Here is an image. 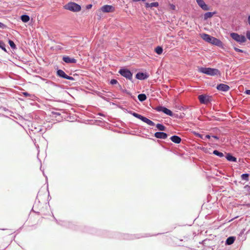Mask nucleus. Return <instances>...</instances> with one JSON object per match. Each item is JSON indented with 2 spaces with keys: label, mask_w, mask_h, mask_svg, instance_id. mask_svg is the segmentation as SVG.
<instances>
[{
  "label": "nucleus",
  "mask_w": 250,
  "mask_h": 250,
  "mask_svg": "<svg viewBox=\"0 0 250 250\" xmlns=\"http://www.w3.org/2000/svg\"><path fill=\"white\" fill-rule=\"evenodd\" d=\"M198 71L200 73L212 76L220 74V71L218 69L210 67H199L198 68Z\"/></svg>",
  "instance_id": "nucleus-1"
},
{
  "label": "nucleus",
  "mask_w": 250,
  "mask_h": 250,
  "mask_svg": "<svg viewBox=\"0 0 250 250\" xmlns=\"http://www.w3.org/2000/svg\"><path fill=\"white\" fill-rule=\"evenodd\" d=\"M129 114L133 116L134 117L141 120L144 123H146L147 125H150V126H154L155 125V124L154 122H153L152 121L150 120L148 118L142 116L141 115H140L136 112H133L132 111H129L128 112Z\"/></svg>",
  "instance_id": "nucleus-2"
},
{
  "label": "nucleus",
  "mask_w": 250,
  "mask_h": 250,
  "mask_svg": "<svg viewBox=\"0 0 250 250\" xmlns=\"http://www.w3.org/2000/svg\"><path fill=\"white\" fill-rule=\"evenodd\" d=\"M230 36L233 40L239 43L242 44L246 42L247 39L244 35H239L237 33L232 32L230 33Z\"/></svg>",
  "instance_id": "nucleus-3"
},
{
  "label": "nucleus",
  "mask_w": 250,
  "mask_h": 250,
  "mask_svg": "<svg viewBox=\"0 0 250 250\" xmlns=\"http://www.w3.org/2000/svg\"><path fill=\"white\" fill-rule=\"evenodd\" d=\"M64 7L65 9L73 12H79L81 9V7L80 5L72 2H69L65 5Z\"/></svg>",
  "instance_id": "nucleus-4"
},
{
  "label": "nucleus",
  "mask_w": 250,
  "mask_h": 250,
  "mask_svg": "<svg viewBox=\"0 0 250 250\" xmlns=\"http://www.w3.org/2000/svg\"><path fill=\"white\" fill-rule=\"evenodd\" d=\"M119 73L126 79L132 81L133 74L128 69L125 68H121L119 70Z\"/></svg>",
  "instance_id": "nucleus-5"
},
{
  "label": "nucleus",
  "mask_w": 250,
  "mask_h": 250,
  "mask_svg": "<svg viewBox=\"0 0 250 250\" xmlns=\"http://www.w3.org/2000/svg\"><path fill=\"white\" fill-rule=\"evenodd\" d=\"M211 97L206 94L200 95L198 96V99L200 103L207 104L211 101Z\"/></svg>",
  "instance_id": "nucleus-6"
},
{
  "label": "nucleus",
  "mask_w": 250,
  "mask_h": 250,
  "mask_svg": "<svg viewBox=\"0 0 250 250\" xmlns=\"http://www.w3.org/2000/svg\"><path fill=\"white\" fill-rule=\"evenodd\" d=\"M57 74L60 77L65 79L69 80L74 81L75 79L73 77L71 76H68L65 74V73L61 69H59L57 71Z\"/></svg>",
  "instance_id": "nucleus-7"
},
{
  "label": "nucleus",
  "mask_w": 250,
  "mask_h": 250,
  "mask_svg": "<svg viewBox=\"0 0 250 250\" xmlns=\"http://www.w3.org/2000/svg\"><path fill=\"white\" fill-rule=\"evenodd\" d=\"M198 5L204 10L208 11L209 10V7L205 3L203 0H196Z\"/></svg>",
  "instance_id": "nucleus-8"
},
{
  "label": "nucleus",
  "mask_w": 250,
  "mask_h": 250,
  "mask_svg": "<svg viewBox=\"0 0 250 250\" xmlns=\"http://www.w3.org/2000/svg\"><path fill=\"white\" fill-rule=\"evenodd\" d=\"M216 88L217 90L223 92H227L229 90L230 87L229 85L224 84L220 83L217 85Z\"/></svg>",
  "instance_id": "nucleus-9"
},
{
  "label": "nucleus",
  "mask_w": 250,
  "mask_h": 250,
  "mask_svg": "<svg viewBox=\"0 0 250 250\" xmlns=\"http://www.w3.org/2000/svg\"><path fill=\"white\" fill-rule=\"evenodd\" d=\"M64 62L67 63H75L77 62V60L74 58H71L69 56H64L62 58Z\"/></svg>",
  "instance_id": "nucleus-10"
},
{
  "label": "nucleus",
  "mask_w": 250,
  "mask_h": 250,
  "mask_svg": "<svg viewBox=\"0 0 250 250\" xmlns=\"http://www.w3.org/2000/svg\"><path fill=\"white\" fill-rule=\"evenodd\" d=\"M167 136V134L164 132H156L154 134V136L158 139H166Z\"/></svg>",
  "instance_id": "nucleus-11"
},
{
  "label": "nucleus",
  "mask_w": 250,
  "mask_h": 250,
  "mask_svg": "<svg viewBox=\"0 0 250 250\" xmlns=\"http://www.w3.org/2000/svg\"><path fill=\"white\" fill-rule=\"evenodd\" d=\"M148 77V75L146 73L138 72L136 75V79L140 80L146 79Z\"/></svg>",
  "instance_id": "nucleus-12"
},
{
  "label": "nucleus",
  "mask_w": 250,
  "mask_h": 250,
  "mask_svg": "<svg viewBox=\"0 0 250 250\" xmlns=\"http://www.w3.org/2000/svg\"><path fill=\"white\" fill-rule=\"evenodd\" d=\"M114 9V7L111 5H105L101 7V10L104 13L112 12Z\"/></svg>",
  "instance_id": "nucleus-13"
},
{
  "label": "nucleus",
  "mask_w": 250,
  "mask_h": 250,
  "mask_svg": "<svg viewBox=\"0 0 250 250\" xmlns=\"http://www.w3.org/2000/svg\"><path fill=\"white\" fill-rule=\"evenodd\" d=\"M210 43H212L213 44L216 45L217 46H220L222 44L221 41L213 37H212V39L211 40V41L210 42Z\"/></svg>",
  "instance_id": "nucleus-14"
},
{
  "label": "nucleus",
  "mask_w": 250,
  "mask_h": 250,
  "mask_svg": "<svg viewBox=\"0 0 250 250\" xmlns=\"http://www.w3.org/2000/svg\"><path fill=\"white\" fill-rule=\"evenodd\" d=\"M201 37L206 42L210 43L211 40L212 39V36H210L206 33H203L201 35Z\"/></svg>",
  "instance_id": "nucleus-15"
},
{
  "label": "nucleus",
  "mask_w": 250,
  "mask_h": 250,
  "mask_svg": "<svg viewBox=\"0 0 250 250\" xmlns=\"http://www.w3.org/2000/svg\"><path fill=\"white\" fill-rule=\"evenodd\" d=\"M170 139L171 141L176 144H179L181 142V138L177 135L171 136Z\"/></svg>",
  "instance_id": "nucleus-16"
},
{
  "label": "nucleus",
  "mask_w": 250,
  "mask_h": 250,
  "mask_svg": "<svg viewBox=\"0 0 250 250\" xmlns=\"http://www.w3.org/2000/svg\"><path fill=\"white\" fill-rule=\"evenodd\" d=\"M226 158L227 160L230 162H236L237 159L236 157L233 156L232 155H231L230 153H227V155L226 156Z\"/></svg>",
  "instance_id": "nucleus-17"
},
{
  "label": "nucleus",
  "mask_w": 250,
  "mask_h": 250,
  "mask_svg": "<svg viewBox=\"0 0 250 250\" xmlns=\"http://www.w3.org/2000/svg\"><path fill=\"white\" fill-rule=\"evenodd\" d=\"M235 240L234 236H230L228 237L226 241V245H230L233 244Z\"/></svg>",
  "instance_id": "nucleus-18"
},
{
  "label": "nucleus",
  "mask_w": 250,
  "mask_h": 250,
  "mask_svg": "<svg viewBox=\"0 0 250 250\" xmlns=\"http://www.w3.org/2000/svg\"><path fill=\"white\" fill-rule=\"evenodd\" d=\"M215 13V12H210L206 13L204 15V20H207L208 19L211 18Z\"/></svg>",
  "instance_id": "nucleus-19"
},
{
  "label": "nucleus",
  "mask_w": 250,
  "mask_h": 250,
  "mask_svg": "<svg viewBox=\"0 0 250 250\" xmlns=\"http://www.w3.org/2000/svg\"><path fill=\"white\" fill-rule=\"evenodd\" d=\"M21 19L23 22H27L29 21L30 18L27 15H23L21 17Z\"/></svg>",
  "instance_id": "nucleus-20"
},
{
  "label": "nucleus",
  "mask_w": 250,
  "mask_h": 250,
  "mask_svg": "<svg viewBox=\"0 0 250 250\" xmlns=\"http://www.w3.org/2000/svg\"><path fill=\"white\" fill-rule=\"evenodd\" d=\"M138 98L140 102H143L146 99V96L145 94H140L138 96Z\"/></svg>",
  "instance_id": "nucleus-21"
},
{
  "label": "nucleus",
  "mask_w": 250,
  "mask_h": 250,
  "mask_svg": "<svg viewBox=\"0 0 250 250\" xmlns=\"http://www.w3.org/2000/svg\"><path fill=\"white\" fill-rule=\"evenodd\" d=\"M157 128L160 131H165L166 127L161 124H158L156 125Z\"/></svg>",
  "instance_id": "nucleus-22"
},
{
  "label": "nucleus",
  "mask_w": 250,
  "mask_h": 250,
  "mask_svg": "<svg viewBox=\"0 0 250 250\" xmlns=\"http://www.w3.org/2000/svg\"><path fill=\"white\" fill-rule=\"evenodd\" d=\"M213 154L216 156H218V157H219L220 158H222L224 156V155L222 152H220L217 150H214L213 151Z\"/></svg>",
  "instance_id": "nucleus-23"
},
{
  "label": "nucleus",
  "mask_w": 250,
  "mask_h": 250,
  "mask_svg": "<svg viewBox=\"0 0 250 250\" xmlns=\"http://www.w3.org/2000/svg\"><path fill=\"white\" fill-rule=\"evenodd\" d=\"M164 113L169 116L172 117L173 115L172 112L167 108H166V109H164Z\"/></svg>",
  "instance_id": "nucleus-24"
},
{
  "label": "nucleus",
  "mask_w": 250,
  "mask_h": 250,
  "mask_svg": "<svg viewBox=\"0 0 250 250\" xmlns=\"http://www.w3.org/2000/svg\"><path fill=\"white\" fill-rule=\"evenodd\" d=\"M0 48L3 50L5 52H7V50L5 48V44L2 41L0 40Z\"/></svg>",
  "instance_id": "nucleus-25"
},
{
  "label": "nucleus",
  "mask_w": 250,
  "mask_h": 250,
  "mask_svg": "<svg viewBox=\"0 0 250 250\" xmlns=\"http://www.w3.org/2000/svg\"><path fill=\"white\" fill-rule=\"evenodd\" d=\"M163 48L161 46H157L155 49L156 53L158 55L161 54L163 52Z\"/></svg>",
  "instance_id": "nucleus-26"
},
{
  "label": "nucleus",
  "mask_w": 250,
  "mask_h": 250,
  "mask_svg": "<svg viewBox=\"0 0 250 250\" xmlns=\"http://www.w3.org/2000/svg\"><path fill=\"white\" fill-rule=\"evenodd\" d=\"M249 174H248V173L243 174L241 176V179L243 180H245V181H249Z\"/></svg>",
  "instance_id": "nucleus-27"
},
{
  "label": "nucleus",
  "mask_w": 250,
  "mask_h": 250,
  "mask_svg": "<svg viewBox=\"0 0 250 250\" xmlns=\"http://www.w3.org/2000/svg\"><path fill=\"white\" fill-rule=\"evenodd\" d=\"M8 43L9 44V45L13 49H16V45H15V43L13 41L9 40L8 41Z\"/></svg>",
  "instance_id": "nucleus-28"
},
{
  "label": "nucleus",
  "mask_w": 250,
  "mask_h": 250,
  "mask_svg": "<svg viewBox=\"0 0 250 250\" xmlns=\"http://www.w3.org/2000/svg\"><path fill=\"white\" fill-rule=\"evenodd\" d=\"M166 107L163 106H158L156 108V110L158 112H163L164 113V109H166Z\"/></svg>",
  "instance_id": "nucleus-29"
},
{
  "label": "nucleus",
  "mask_w": 250,
  "mask_h": 250,
  "mask_svg": "<svg viewBox=\"0 0 250 250\" xmlns=\"http://www.w3.org/2000/svg\"><path fill=\"white\" fill-rule=\"evenodd\" d=\"M150 7H157L159 6V3L158 2H154L150 3Z\"/></svg>",
  "instance_id": "nucleus-30"
},
{
  "label": "nucleus",
  "mask_w": 250,
  "mask_h": 250,
  "mask_svg": "<svg viewBox=\"0 0 250 250\" xmlns=\"http://www.w3.org/2000/svg\"><path fill=\"white\" fill-rule=\"evenodd\" d=\"M22 94L26 97H31V95L28 93L27 92H24L22 93Z\"/></svg>",
  "instance_id": "nucleus-31"
},
{
  "label": "nucleus",
  "mask_w": 250,
  "mask_h": 250,
  "mask_svg": "<svg viewBox=\"0 0 250 250\" xmlns=\"http://www.w3.org/2000/svg\"><path fill=\"white\" fill-rule=\"evenodd\" d=\"M111 84H115L118 83V81L115 79H112L110 82Z\"/></svg>",
  "instance_id": "nucleus-32"
},
{
  "label": "nucleus",
  "mask_w": 250,
  "mask_h": 250,
  "mask_svg": "<svg viewBox=\"0 0 250 250\" xmlns=\"http://www.w3.org/2000/svg\"><path fill=\"white\" fill-rule=\"evenodd\" d=\"M234 49L235 51L237 52H241V53H243L244 52V51L243 50H241L240 49H239L237 47H234Z\"/></svg>",
  "instance_id": "nucleus-33"
},
{
  "label": "nucleus",
  "mask_w": 250,
  "mask_h": 250,
  "mask_svg": "<svg viewBox=\"0 0 250 250\" xmlns=\"http://www.w3.org/2000/svg\"><path fill=\"white\" fill-rule=\"evenodd\" d=\"M246 37L249 40H250V31H247Z\"/></svg>",
  "instance_id": "nucleus-34"
},
{
  "label": "nucleus",
  "mask_w": 250,
  "mask_h": 250,
  "mask_svg": "<svg viewBox=\"0 0 250 250\" xmlns=\"http://www.w3.org/2000/svg\"><path fill=\"white\" fill-rule=\"evenodd\" d=\"M6 27V25L3 23L0 22V28L4 29Z\"/></svg>",
  "instance_id": "nucleus-35"
},
{
  "label": "nucleus",
  "mask_w": 250,
  "mask_h": 250,
  "mask_svg": "<svg viewBox=\"0 0 250 250\" xmlns=\"http://www.w3.org/2000/svg\"><path fill=\"white\" fill-rule=\"evenodd\" d=\"M245 188L247 189V191L250 193V186L247 185L245 186Z\"/></svg>",
  "instance_id": "nucleus-36"
},
{
  "label": "nucleus",
  "mask_w": 250,
  "mask_h": 250,
  "mask_svg": "<svg viewBox=\"0 0 250 250\" xmlns=\"http://www.w3.org/2000/svg\"><path fill=\"white\" fill-rule=\"evenodd\" d=\"M245 93L247 95H250V89L246 90L245 91Z\"/></svg>",
  "instance_id": "nucleus-37"
},
{
  "label": "nucleus",
  "mask_w": 250,
  "mask_h": 250,
  "mask_svg": "<svg viewBox=\"0 0 250 250\" xmlns=\"http://www.w3.org/2000/svg\"><path fill=\"white\" fill-rule=\"evenodd\" d=\"M145 6L146 8H148V7H150V3H145Z\"/></svg>",
  "instance_id": "nucleus-38"
},
{
  "label": "nucleus",
  "mask_w": 250,
  "mask_h": 250,
  "mask_svg": "<svg viewBox=\"0 0 250 250\" xmlns=\"http://www.w3.org/2000/svg\"><path fill=\"white\" fill-rule=\"evenodd\" d=\"M210 136L209 135H206L205 136V140L206 139H210Z\"/></svg>",
  "instance_id": "nucleus-39"
},
{
  "label": "nucleus",
  "mask_w": 250,
  "mask_h": 250,
  "mask_svg": "<svg viewBox=\"0 0 250 250\" xmlns=\"http://www.w3.org/2000/svg\"><path fill=\"white\" fill-rule=\"evenodd\" d=\"M92 7V4H88L86 6V8L87 9H90Z\"/></svg>",
  "instance_id": "nucleus-40"
},
{
  "label": "nucleus",
  "mask_w": 250,
  "mask_h": 250,
  "mask_svg": "<svg viewBox=\"0 0 250 250\" xmlns=\"http://www.w3.org/2000/svg\"><path fill=\"white\" fill-rule=\"evenodd\" d=\"M198 136L201 139L205 140L204 138H203V136L202 135L198 134Z\"/></svg>",
  "instance_id": "nucleus-41"
},
{
  "label": "nucleus",
  "mask_w": 250,
  "mask_h": 250,
  "mask_svg": "<svg viewBox=\"0 0 250 250\" xmlns=\"http://www.w3.org/2000/svg\"><path fill=\"white\" fill-rule=\"evenodd\" d=\"M212 137H213V138L216 139V140H218L219 139V137H217V136H215V135H213L212 136Z\"/></svg>",
  "instance_id": "nucleus-42"
},
{
  "label": "nucleus",
  "mask_w": 250,
  "mask_h": 250,
  "mask_svg": "<svg viewBox=\"0 0 250 250\" xmlns=\"http://www.w3.org/2000/svg\"><path fill=\"white\" fill-rule=\"evenodd\" d=\"M53 114L56 115H60V113L58 112H52Z\"/></svg>",
  "instance_id": "nucleus-43"
},
{
  "label": "nucleus",
  "mask_w": 250,
  "mask_h": 250,
  "mask_svg": "<svg viewBox=\"0 0 250 250\" xmlns=\"http://www.w3.org/2000/svg\"><path fill=\"white\" fill-rule=\"evenodd\" d=\"M135 238H136V237L135 236H134L131 235V236H130V238L129 239H134Z\"/></svg>",
  "instance_id": "nucleus-44"
},
{
  "label": "nucleus",
  "mask_w": 250,
  "mask_h": 250,
  "mask_svg": "<svg viewBox=\"0 0 250 250\" xmlns=\"http://www.w3.org/2000/svg\"><path fill=\"white\" fill-rule=\"evenodd\" d=\"M134 2H137L140 1V0H132Z\"/></svg>",
  "instance_id": "nucleus-45"
}]
</instances>
